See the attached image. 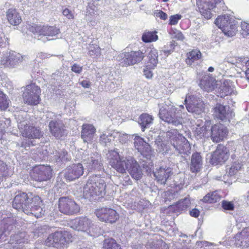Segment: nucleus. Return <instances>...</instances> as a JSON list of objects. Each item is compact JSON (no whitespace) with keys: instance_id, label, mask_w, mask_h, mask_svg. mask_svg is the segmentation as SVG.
<instances>
[{"instance_id":"338daca9","label":"nucleus","mask_w":249,"mask_h":249,"mask_svg":"<svg viewBox=\"0 0 249 249\" xmlns=\"http://www.w3.org/2000/svg\"><path fill=\"white\" fill-rule=\"evenodd\" d=\"M63 15L68 19H72L74 18V16L71 11L68 8H65L63 10Z\"/></svg>"},{"instance_id":"cd10ccee","label":"nucleus","mask_w":249,"mask_h":249,"mask_svg":"<svg viewBox=\"0 0 249 249\" xmlns=\"http://www.w3.org/2000/svg\"><path fill=\"white\" fill-rule=\"evenodd\" d=\"M217 81L210 75H205L201 79L199 86L201 89L207 92L212 91L214 89Z\"/></svg>"},{"instance_id":"b1692460","label":"nucleus","mask_w":249,"mask_h":249,"mask_svg":"<svg viewBox=\"0 0 249 249\" xmlns=\"http://www.w3.org/2000/svg\"><path fill=\"white\" fill-rule=\"evenodd\" d=\"M31 198L25 193H19L16 196L13 201V207L18 211H22L24 213V208L30 205Z\"/></svg>"},{"instance_id":"2f4dec72","label":"nucleus","mask_w":249,"mask_h":249,"mask_svg":"<svg viewBox=\"0 0 249 249\" xmlns=\"http://www.w3.org/2000/svg\"><path fill=\"white\" fill-rule=\"evenodd\" d=\"M231 158L233 161L228 172L229 175L231 176L236 175L242 169L243 166V160L241 157H236L235 155H232Z\"/></svg>"},{"instance_id":"4c0bfd02","label":"nucleus","mask_w":249,"mask_h":249,"mask_svg":"<svg viewBox=\"0 0 249 249\" xmlns=\"http://www.w3.org/2000/svg\"><path fill=\"white\" fill-rule=\"evenodd\" d=\"M68 75L66 74L64 71L62 70H57L52 75V83L56 84L57 86H59L60 84L66 80Z\"/></svg>"},{"instance_id":"37998d69","label":"nucleus","mask_w":249,"mask_h":249,"mask_svg":"<svg viewBox=\"0 0 249 249\" xmlns=\"http://www.w3.org/2000/svg\"><path fill=\"white\" fill-rule=\"evenodd\" d=\"M237 31L236 21L233 19L222 31L227 36L232 37L235 35Z\"/></svg>"},{"instance_id":"bb28decb","label":"nucleus","mask_w":249,"mask_h":249,"mask_svg":"<svg viewBox=\"0 0 249 249\" xmlns=\"http://www.w3.org/2000/svg\"><path fill=\"white\" fill-rule=\"evenodd\" d=\"M217 96L223 98L229 95L237 94L235 87L231 80H225L218 88L217 91Z\"/></svg>"},{"instance_id":"09e8293b","label":"nucleus","mask_w":249,"mask_h":249,"mask_svg":"<svg viewBox=\"0 0 249 249\" xmlns=\"http://www.w3.org/2000/svg\"><path fill=\"white\" fill-rule=\"evenodd\" d=\"M103 248L104 249H121L120 245L111 238L105 239Z\"/></svg>"},{"instance_id":"0e129e2a","label":"nucleus","mask_w":249,"mask_h":249,"mask_svg":"<svg viewBox=\"0 0 249 249\" xmlns=\"http://www.w3.org/2000/svg\"><path fill=\"white\" fill-rule=\"evenodd\" d=\"M83 70L82 66H80L77 64H74L71 68V70L76 73H80L82 72Z\"/></svg>"},{"instance_id":"412c9836","label":"nucleus","mask_w":249,"mask_h":249,"mask_svg":"<svg viewBox=\"0 0 249 249\" xmlns=\"http://www.w3.org/2000/svg\"><path fill=\"white\" fill-rule=\"evenodd\" d=\"M134 140L135 149L146 159L150 158L152 154L150 145L139 136H135Z\"/></svg>"},{"instance_id":"9d476101","label":"nucleus","mask_w":249,"mask_h":249,"mask_svg":"<svg viewBox=\"0 0 249 249\" xmlns=\"http://www.w3.org/2000/svg\"><path fill=\"white\" fill-rule=\"evenodd\" d=\"M41 90L40 88L34 83L26 87L23 93L24 102L30 105H36L39 103Z\"/></svg>"},{"instance_id":"bf43d9fd","label":"nucleus","mask_w":249,"mask_h":249,"mask_svg":"<svg viewBox=\"0 0 249 249\" xmlns=\"http://www.w3.org/2000/svg\"><path fill=\"white\" fill-rule=\"evenodd\" d=\"M221 206L224 210L233 211L234 209V204L231 201L223 200L221 202Z\"/></svg>"},{"instance_id":"e2e57ef3","label":"nucleus","mask_w":249,"mask_h":249,"mask_svg":"<svg viewBox=\"0 0 249 249\" xmlns=\"http://www.w3.org/2000/svg\"><path fill=\"white\" fill-rule=\"evenodd\" d=\"M120 81L118 79H114L113 81L108 85V89L112 92L115 91L116 88L120 85Z\"/></svg>"},{"instance_id":"39448f33","label":"nucleus","mask_w":249,"mask_h":249,"mask_svg":"<svg viewBox=\"0 0 249 249\" xmlns=\"http://www.w3.org/2000/svg\"><path fill=\"white\" fill-rule=\"evenodd\" d=\"M28 29L33 33L38 40L45 42L53 40V37L59 34V29L55 26H42L34 24L29 25Z\"/></svg>"},{"instance_id":"c756f323","label":"nucleus","mask_w":249,"mask_h":249,"mask_svg":"<svg viewBox=\"0 0 249 249\" xmlns=\"http://www.w3.org/2000/svg\"><path fill=\"white\" fill-rule=\"evenodd\" d=\"M235 244L237 246L248 247L249 246V227L244 229L235 236Z\"/></svg>"},{"instance_id":"e433bc0d","label":"nucleus","mask_w":249,"mask_h":249,"mask_svg":"<svg viewBox=\"0 0 249 249\" xmlns=\"http://www.w3.org/2000/svg\"><path fill=\"white\" fill-rule=\"evenodd\" d=\"M6 16L8 20L13 25H18L21 22V17L15 9H9Z\"/></svg>"},{"instance_id":"f3484780","label":"nucleus","mask_w":249,"mask_h":249,"mask_svg":"<svg viewBox=\"0 0 249 249\" xmlns=\"http://www.w3.org/2000/svg\"><path fill=\"white\" fill-rule=\"evenodd\" d=\"M84 173V167L80 163L73 164L67 167L64 171V176L66 179L72 181L78 178Z\"/></svg>"},{"instance_id":"13d9d810","label":"nucleus","mask_w":249,"mask_h":249,"mask_svg":"<svg viewBox=\"0 0 249 249\" xmlns=\"http://www.w3.org/2000/svg\"><path fill=\"white\" fill-rule=\"evenodd\" d=\"M9 101L7 99L6 95L0 90V109L5 110L8 107Z\"/></svg>"},{"instance_id":"052dcab7","label":"nucleus","mask_w":249,"mask_h":249,"mask_svg":"<svg viewBox=\"0 0 249 249\" xmlns=\"http://www.w3.org/2000/svg\"><path fill=\"white\" fill-rule=\"evenodd\" d=\"M97 7L94 4L93 2H89L88 5L86 12V16L88 15H93L95 14Z\"/></svg>"},{"instance_id":"69168bd1","label":"nucleus","mask_w":249,"mask_h":249,"mask_svg":"<svg viewBox=\"0 0 249 249\" xmlns=\"http://www.w3.org/2000/svg\"><path fill=\"white\" fill-rule=\"evenodd\" d=\"M174 35V37L178 40L183 41L185 38L182 33L178 30L175 31Z\"/></svg>"},{"instance_id":"f8f14e48","label":"nucleus","mask_w":249,"mask_h":249,"mask_svg":"<svg viewBox=\"0 0 249 249\" xmlns=\"http://www.w3.org/2000/svg\"><path fill=\"white\" fill-rule=\"evenodd\" d=\"M184 103L189 112L198 115L203 111L204 103L201 96L188 94L184 100Z\"/></svg>"},{"instance_id":"dca6fc26","label":"nucleus","mask_w":249,"mask_h":249,"mask_svg":"<svg viewBox=\"0 0 249 249\" xmlns=\"http://www.w3.org/2000/svg\"><path fill=\"white\" fill-rule=\"evenodd\" d=\"M222 0H196V4L198 6L201 15L207 19L212 18L211 10L214 8L216 5Z\"/></svg>"},{"instance_id":"a19ab883","label":"nucleus","mask_w":249,"mask_h":249,"mask_svg":"<svg viewBox=\"0 0 249 249\" xmlns=\"http://www.w3.org/2000/svg\"><path fill=\"white\" fill-rule=\"evenodd\" d=\"M28 242L26 233L25 232H19L10 236V239L8 242L9 244H21Z\"/></svg>"},{"instance_id":"de8ad7c7","label":"nucleus","mask_w":249,"mask_h":249,"mask_svg":"<svg viewBox=\"0 0 249 249\" xmlns=\"http://www.w3.org/2000/svg\"><path fill=\"white\" fill-rule=\"evenodd\" d=\"M53 154L54 155L53 157L57 162H64L70 160V158L68 157L67 152L64 150L60 151H55Z\"/></svg>"},{"instance_id":"6ab92c4d","label":"nucleus","mask_w":249,"mask_h":249,"mask_svg":"<svg viewBox=\"0 0 249 249\" xmlns=\"http://www.w3.org/2000/svg\"><path fill=\"white\" fill-rule=\"evenodd\" d=\"M42 201L38 196L31 198L30 205L24 208V213L29 214H32L35 216L39 217L44 213V211L41 207Z\"/></svg>"},{"instance_id":"c9c22d12","label":"nucleus","mask_w":249,"mask_h":249,"mask_svg":"<svg viewBox=\"0 0 249 249\" xmlns=\"http://www.w3.org/2000/svg\"><path fill=\"white\" fill-rule=\"evenodd\" d=\"M153 116L147 113H142L139 116L138 123L142 131L144 132L145 129L150 127L153 123Z\"/></svg>"},{"instance_id":"864d4df0","label":"nucleus","mask_w":249,"mask_h":249,"mask_svg":"<svg viewBox=\"0 0 249 249\" xmlns=\"http://www.w3.org/2000/svg\"><path fill=\"white\" fill-rule=\"evenodd\" d=\"M155 144L157 145V151L162 154L167 153L169 150V145L164 143L160 138L155 141Z\"/></svg>"},{"instance_id":"0eeeda50","label":"nucleus","mask_w":249,"mask_h":249,"mask_svg":"<svg viewBox=\"0 0 249 249\" xmlns=\"http://www.w3.org/2000/svg\"><path fill=\"white\" fill-rule=\"evenodd\" d=\"M18 128L22 136L28 139H39L42 136V133L40 129L31 125L30 121L20 115L18 116Z\"/></svg>"},{"instance_id":"7c9ffc66","label":"nucleus","mask_w":249,"mask_h":249,"mask_svg":"<svg viewBox=\"0 0 249 249\" xmlns=\"http://www.w3.org/2000/svg\"><path fill=\"white\" fill-rule=\"evenodd\" d=\"M173 147L180 155H188L191 153L190 144L184 137H181V140Z\"/></svg>"},{"instance_id":"f704fd0d","label":"nucleus","mask_w":249,"mask_h":249,"mask_svg":"<svg viewBox=\"0 0 249 249\" xmlns=\"http://www.w3.org/2000/svg\"><path fill=\"white\" fill-rule=\"evenodd\" d=\"M165 137L166 141L174 146L181 140V137L184 136L180 134L177 129H171L166 132Z\"/></svg>"},{"instance_id":"f257e3e1","label":"nucleus","mask_w":249,"mask_h":249,"mask_svg":"<svg viewBox=\"0 0 249 249\" xmlns=\"http://www.w3.org/2000/svg\"><path fill=\"white\" fill-rule=\"evenodd\" d=\"M107 157L110 165L118 172L122 174L120 180H122V178L123 179L122 183L124 185L130 184L131 183L129 176L126 174V170L133 178L139 180L141 178V170L134 158L128 157L125 159L121 158L116 150L109 151L107 154Z\"/></svg>"},{"instance_id":"72a5a7b5","label":"nucleus","mask_w":249,"mask_h":249,"mask_svg":"<svg viewBox=\"0 0 249 249\" xmlns=\"http://www.w3.org/2000/svg\"><path fill=\"white\" fill-rule=\"evenodd\" d=\"M202 158L200 154L198 152L194 153L191 159V171L195 173L198 172L202 167Z\"/></svg>"},{"instance_id":"423d86ee","label":"nucleus","mask_w":249,"mask_h":249,"mask_svg":"<svg viewBox=\"0 0 249 249\" xmlns=\"http://www.w3.org/2000/svg\"><path fill=\"white\" fill-rule=\"evenodd\" d=\"M71 227L78 231L86 232L92 237L97 236L100 234V228L94 225L87 217H81L75 219L72 222Z\"/></svg>"},{"instance_id":"a211bd4d","label":"nucleus","mask_w":249,"mask_h":249,"mask_svg":"<svg viewBox=\"0 0 249 249\" xmlns=\"http://www.w3.org/2000/svg\"><path fill=\"white\" fill-rule=\"evenodd\" d=\"M229 154L227 148L219 145L211 155V163L213 165H217L225 162L229 158Z\"/></svg>"},{"instance_id":"49530a36","label":"nucleus","mask_w":249,"mask_h":249,"mask_svg":"<svg viewBox=\"0 0 249 249\" xmlns=\"http://www.w3.org/2000/svg\"><path fill=\"white\" fill-rule=\"evenodd\" d=\"M221 197L216 192L208 193L204 196L202 201L205 203H213L220 200Z\"/></svg>"},{"instance_id":"4468645a","label":"nucleus","mask_w":249,"mask_h":249,"mask_svg":"<svg viewBox=\"0 0 249 249\" xmlns=\"http://www.w3.org/2000/svg\"><path fill=\"white\" fill-rule=\"evenodd\" d=\"M95 213L100 221L110 223H115L119 217V214L115 210L108 208L98 209Z\"/></svg>"},{"instance_id":"a878e982","label":"nucleus","mask_w":249,"mask_h":249,"mask_svg":"<svg viewBox=\"0 0 249 249\" xmlns=\"http://www.w3.org/2000/svg\"><path fill=\"white\" fill-rule=\"evenodd\" d=\"M22 56L15 52L6 53L0 60V64L4 66H14L17 64L22 62Z\"/></svg>"},{"instance_id":"2eb2a0df","label":"nucleus","mask_w":249,"mask_h":249,"mask_svg":"<svg viewBox=\"0 0 249 249\" xmlns=\"http://www.w3.org/2000/svg\"><path fill=\"white\" fill-rule=\"evenodd\" d=\"M52 171L50 166L40 165L34 168L31 176L34 180L37 181H47L51 178Z\"/></svg>"},{"instance_id":"1a4fd4ad","label":"nucleus","mask_w":249,"mask_h":249,"mask_svg":"<svg viewBox=\"0 0 249 249\" xmlns=\"http://www.w3.org/2000/svg\"><path fill=\"white\" fill-rule=\"evenodd\" d=\"M146 50L145 47H142L138 51H131L121 54L123 57L121 63L124 66L133 65L142 61L146 55Z\"/></svg>"},{"instance_id":"c03bdc74","label":"nucleus","mask_w":249,"mask_h":249,"mask_svg":"<svg viewBox=\"0 0 249 249\" xmlns=\"http://www.w3.org/2000/svg\"><path fill=\"white\" fill-rule=\"evenodd\" d=\"M191 204L190 200L189 198L186 197L183 199L179 200L176 203L175 205H172L171 207L174 208V209L180 212L181 211L185 210L190 207Z\"/></svg>"},{"instance_id":"3c124183","label":"nucleus","mask_w":249,"mask_h":249,"mask_svg":"<svg viewBox=\"0 0 249 249\" xmlns=\"http://www.w3.org/2000/svg\"><path fill=\"white\" fill-rule=\"evenodd\" d=\"M88 50L89 54L93 58L100 55L101 49L97 44L93 43V41L89 44Z\"/></svg>"},{"instance_id":"473e14b6","label":"nucleus","mask_w":249,"mask_h":249,"mask_svg":"<svg viewBox=\"0 0 249 249\" xmlns=\"http://www.w3.org/2000/svg\"><path fill=\"white\" fill-rule=\"evenodd\" d=\"M11 218H7L4 219L1 222V228L3 225V230L0 233V242L6 241L7 240L6 237L9 235L10 231L15 227V225L11 223Z\"/></svg>"},{"instance_id":"58836bf2","label":"nucleus","mask_w":249,"mask_h":249,"mask_svg":"<svg viewBox=\"0 0 249 249\" xmlns=\"http://www.w3.org/2000/svg\"><path fill=\"white\" fill-rule=\"evenodd\" d=\"M146 248L147 249H168V246L165 242L158 239L149 240Z\"/></svg>"},{"instance_id":"603ef678","label":"nucleus","mask_w":249,"mask_h":249,"mask_svg":"<svg viewBox=\"0 0 249 249\" xmlns=\"http://www.w3.org/2000/svg\"><path fill=\"white\" fill-rule=\"evenodd\" d=\"M201 57V53L199 50H193L188 54V59H187L186 62L190 64L191 61L193 62L195 60H198Z\"/></svg>"},{"instance_id":"4be33fe9","label":"nucleus","mask_w":249,"mask_h":249,"mask_svg":"<svg viewBox=\"0 0 249 249\" xmlns=\"http://www.w3.org/2000/svg\"><path fill=\"white\" fill-rule=\"evenodd\" d=\"M228 133L226 127L222 124H214L211 126L210 136L213 142H219L226 137Z\"/></svg>"},{"instance_id":"79ce46f5","label":"nucleus","mask_w":249,"mask_h":249,"mask_svg":"<svg viewBox=\"0 0 249 249\" xmlns=\"http://www.w3.org/2000/svg\"><path fill=\"white\" fill-rule=\"evenodd\" d=\"M234 19L231 18L230 16L224 15L219 16L215 20V25L222 31L224 28L231 23V20Z\"/></svg>"},{"instance_id":"7ed1b4c3","label":"nucleus","mask_w":249,"mask_h":249,"mask_svg":"<svg viewBox=\"0 0 249 249\" xmlns=\"http://www.w3.org/2000/svg\"><path fill=\"white\" fill-rule=\"evenodd\" d=\"M164 105L160 108L159 115L163 121L169 124H172L175 126L181 124L183 118H185L186 113L183 112L184 110L183 105L179 106L177 108L169 104L168 102H165Z\"/></svg>"},{"instance_id":"4d7b16f0","label":"nucleus","mask_w":249,"mask_h":249,"mask_svg":"<svg viewBox=\"0 0 249 249\" xmlns=\"http://www.w3.org/2000/svg\"><path fill=\"white\" fill-rule=\"evenodd\" d=\"M240 27L241 28V34L242 36L247 38H249V23L246 22H241Z\"/></svg>"},{"instance_id":"20e7f679","label":"nucleus","mask_w":249,"mask_h":249,"mask_svg":"<svg viewBox=\"0 0 249 249\" xmlns=\"http://www.w3.org/2000/svg\"><path fill=\"white\" fill-rule=\"evenodd\" d=\"M72 236L67 231H56L49 235L45 241V245L57 249H65L72 241Z\"/></svg>"},{"instance_id":"6e6552de","label":"nucleus","mask_w":249,"mask_h":249,"mask_svg":"<svg viewBox=\"0 0 249 249\" xmlns=\"http://www.w3.org/2000/svg\"><path fill=\"white\" fill-rule=\"evenodd\" d=\"M82 162L89 172L100 171L103 169L101 156L97 153L89 152V150L80 152Z\"/></svg>"},{"instance_id":"9b49d317","label":"nucleus","mask_w":249,"mask_h":249,"mask_svg":"<svg viewBox=\"0 0 249 249\" xmlns=\"http://www.w3.org/2000/svg\"><path fill=\"white\" fill-rule=\"evenodd\" d=\"M46 116L51 120L49 123V128L52 134L56 138L61 137L64 134V126L58 118L59 115L52 112H47Z\"/></svg>"},{"instance_id":"a18cd8bd","label":"nucleus","mask_w":249,"mask_h":249,"mask_svg":"<svg viewBox=\"0 0 249 249\" xmlns=\"http://www.w3.org/2000/svg\"><path fill=\"white\" fill-rule=\"evenodd\" d=\"M113 135V131H107L103 133L100 137V142L102 144L107 145V143L114 141L115 138Z\"/></svg>"},{"instance_id":"f03ea898","label":"nucleus","mask_w":249,"mask_h":249,"mask_svg":"<svg viewBox=\"0 0 249 249\" xmlns=\"http://www.w3.org/2000/svg\"><path fill=\"white\" fill-rule=\"evenodd\" d=\"M106 182L103 178L95 175L90 177L83 188V196L90 201L98 200L106 194Z\"/></svg>"},{"instance_id":"aec40b11","label":"nucleus","mask_w":249,"mask_h":249,"mask_svg":"<svg viewBox=\"0 0 249 249\" xmlns=\"http://www.w3.org/2000/svg\"><path fill=\"white\" fill-rule=\"evenodd\" d=\"M173 173L172 168L167 166L160 167L153 172L155 179L160 184H165L171 178Z\"/></svg>"},{"instance_id":"680f3d73","label":"nucleus","mask_w":249,"mask_h":249,"mask_svg":"<svg viewBox=\"0 0 249 249\" xmlns=\"http://www.w3.org/2000/svg\"><path fill=\"white\" fill-rule=\"evenodd\" d=\"M181 18V15L179 14L171 16L169 18V24L171 25H176L178 23V20L180 19Z\"/></svg>"},{"instance_id":"393cba45","label":"nucleus","mask_w":249,"mask_h":249,"mask_svg":"<svg viewBox=\"0 0 249 249\" xmlns=\"http://www.w3.org/2000/svg\"><path fill=\"white\" fill-rule=\"evenodd\" d=\"M96 129L91 124H84L82 126L81 138L84 142L91 143L96 139Z\"/></svg>"},{"instance_id":"774afa93","label":"nucleus","mask_w":249,"mask_h":249,"mask_svg":"<svg viewBox=\"0 0 249 249\" xmlns=\"http://www.w3.org/2000/svg\"><path fill=\"white\" fill-rule=\"evenodd\" d=\"M79 84L84 88H89L90 87L91 83L89 80H84L79 82Z\"/></svg>"},{"instance_id":"ea45409f","label":"nucleus","mask_w":249,"mask_h":249,"mask_svg":"<svg viewBox=\"0 0 249 249\" xmlns=\"http://www.w3.org/2000/svg\"><path fill=\"white\" fill-rule=\"evenodd\" d=\"M146 53H147V57L149 59V66L151 68H154L158 64V51L155 48H146ZM147 53H146V55Z\"/></svg>"},{"instance_id":"8fccbe9b","label":"nucleus","mask_w":249,"mask_h":249,"mask_svg":"<svg viewBox=\"0 0 249 249\" xmlns=\"http://www.w3.org/2000/svg\"><path fill=\"white\" fill-rule=\"evenodd\" d=\"M156 32H145L143 33L142 39L145 43L156 41L158 39Z\"/></svg>"},{"instance_id":"5fc2aeb1","label":"nucleus","mask_w":249,"mask_h":249,"mask_svg":"<svg viewBox=\"0 0 249 249\" xmlns=\"http://www.w3.org/2000/svg\"><path fill=\"white\" fill-rule=\"evenodd\" d=\"M113 136L115 139H117L121 143H125L128 141V136L127 134L116 131H113Z\"/></svg>"},{"instance_id":"5701e85b","label":"nucleus","mask_w":249,"mask_h":249,"mask_svg":"<svg viewBox=\"0 0 249 249\" xmlns=\"http://www.w3.org/2000/svg\"><path fill=\"white\" fill-rule=\"evenodd\" d=\"M214 109L215 117L223 122H229L230 120L234 115L228 106H224L217 104Z\"/></svg>"},{"instance_id":"6e6d98bb","label":"nucleus","mask_w":249,"mask_h":249,"mask_svg":"<svg viewBox=\"0 0 249 249\" xmlns=\"http://www.w3.org/2000/svg\"><path fill=\"white\" fill-rule=\"evenodd\" d=\"M174 181V185L176 190L178 191L182 189L185 185L184 175H182V177L180 176L177 177Z\"/></svg>"},{"instance_id":"c85d7f7f","label":"nucleus","mask_w":249,"mask_h":249,"mask_svg":"<svg viewBox=\"0 0 249 249\" xmlns=\"http://www.w3.org/2000/svg\"><path fill=\"white\" fill-rule=\"evenodd\" d=\"M212 123L210 120H206L204 122L202 126L196 127L194 133L197 139H201L204 138H208L210 136V128H211Z\"/></svg>"},{"instance_id":"ddd939ff","label":"nucleus","mask_w":249,"mask_h":249,"mask_svg":"<svg viewBox=\"0 0 249 249\" xmlns=\"http://www.w3.org/2000/svg\"><path fill=\"white\" fill-rule=\"evenodd\" d=\"M58 208L60 212L69 215L76 214L80 211L79 206L74 200L68 197L59 198Z\"/></svg>"}]
</instances>
